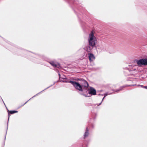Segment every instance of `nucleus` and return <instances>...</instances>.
<instances>
[{"mask_svg": "<svg viewBox=\"0 0 147 147\" xmlns=\"http://www.w3.org/2000/svg\"><path fill=\"white\" fill-rule=\"evenodd\" d=\"M122 87H121L120 88L119 90H117V91H119V90H121L122 89Z\"/></svg>", "mask_w": 147, "mask_h": 147, "instance_id": "f3484780", "label": "nucleus"}, {"mask_svg": "<svg viewBox=\"0 0 147 147\" xmlns=\"http://www.w3.org/2000/svg\"><path fill=\"white\" fill-rule=\"evenodd\" d=\"M58 75H59V78H60V76H61L60 74H59Z\"/></svg>", "mask_w": 147, "mask_h": 147, "instance_id": "6ab92c4d", "label": "nucleus"}, {"mask_svg": "<svg viewBox=\"0 0 147 147\" xmlns=\"http://www.w3.org/2000/svg\"><path fill=\"white\" fill-rule=\"evenodd\" d=\"M63 80H61V81L63 82H67L71 83L76 88V89L79 91L84 92V90H88V83L86 80L83 79H80L82 82V83H79L75 81H67L66 80V78H63Z\"/></svg>", "mask_w": 147, "mask_h": 147, "instance_id": "f257e3e1", "label": "nucleus"}, {"mask_svg": "<svg viewBox=\"0 0 147 147\" xmlns=\"http://www.w3.org/2000/svg\"><path fill=\"white\" fill-rule=\"evenodd\" d=\"M124 69L127 71L129 73L127 75H130L134 74V73L137 72V67L136 65H129L127 67L124 68Z\"/></svg>", "mask_w": 147, "mask_h": 147, "instance_id": "7ed1b4c3", "label": "nucleus"}, {"mask_svg": "<svg viewBox=\"0 0 147 147\" xmlns=\"http://www.w3.org/2000/svg\"><path fill=\"white\" fill-rule=\"evenodd\" d=\"M18 111H9V113L11 114H13V113H17Z\"/></svg>", "mask_w": 147, "mask_h": 147, "instance_id": "9d476101", "label": "nucleus"}, {"mask_svg": "<svg viewBox=\"0 0 147 147\" xmlns=\"http://www.w3.org/2000/svg\"><path fill=\"white\" fill-rule=\"evenodd\" d=\"M32 98H30L29 100H30V99H31Z\"/></svg>", "mask_w": 147, "mask_h": 147, "instance_id": "4be33fe9", "label": "nucleus"}, {"mask_svg": "<svg viewBox=\"0 0 147 147\" xmlns=\"http://www.w3.org/2000/svg\"><path fill=\"white\" fill-rule=\"evenodd\" d=\"M50 87V86L47 87V88H46V89H44V90H43L42 91H41L40 92H39L38 93V94H36V95H35L34 96H33L32 98L34 97L35 96H36L38 94H40V93H41V92H42L43 91L45 90L46 89H47L48 88H49Z\"/></svg>", "mask_w": 147, "mask_h": 147, "instance_id": "f8f14e48", "label": "nucleus"}, {"mask_svg": "<svg viewBox=\"0 0 147 147\" xmlns=\"http://www.w3.org/2000/svg\"><path fill=\"white\" fill-rule=\"evenodd\" d=\"M142 60H143V64L144 65H147V59H142Z\"/></svg>", "mask_w": 147, "mask_h": 147, "instance_id": "9b49d317", "label": "nucleus"}, {"mask_svg": "<svg viewBox=\"0 0 147 147\" xmlns=\"http://www.w3.org/2000/svg\"><path fill=\"white\" fill-rule=\"evenodd\" d=\"M89 134V133L88 132V127H87L86 128V131L84 135V138L85 139L86 137H87L88 136Z\"/></svg>", "mask_w": 147, "mask_h": 147, "instance_id": "1a4fd4ad", "label": "nucleus"}, {"mask_svg": "<svg viewBox=\"0 0 147 147\" xmlns=\"http://www.w3.org/2000/svg\"><path fill=\"white\" fill-rule=\"evenodd\" d=\"M88 46H86L84 48L85 50L88 52H90L92 50L93 48L95 46H92L88 45Z\"/></svg>", "mask_w": 147, "mask_h": 147, "instance_id": "423d86ee", "label": "nucleus"}, {"mask_svg": "<svg viewBox=\"0 0 147 147\" xmlns=\"http://www.w3.org/2000/svg\"><path fill=\"white\" fill-rule=\"evenodd\" d=\"M105 98V97H104H104L103 98H102V101H101V102H100V104L98 105H100L101 104V103H102V101H103V100L104 99V98Z\"/></svg>", "mask_w": 147, "mask_h": 147, "instance_id": "2eb2a0df", "label": "nucleus"}, {"mask_svg": "<svg viewBox=\"0 0 147 147\" xmlns=\"http://www.w3.org/2000/svg\"><path fill=\"white\" fill-rule=\"evenodd\" d=\"M143 88H144L146 89H147V86H144L143 87Z\"/></svg>", "mask_w": 147, "mask_h": 147, "instance_id": "a211bd4d", "label": "nucleus"}, {"mask_svg": "<svg viewBox=\"0 0 147 147\" xmlns=\"http://www.w3.org/2000/svg\"><path fill=\"white\" fill-rule=\"evenodd\" d=\"M80 94H81V95H83L84 96H85V97H87L88 96H86V94H85L84 93H80Z\"/></svg>", "mask_w": 147, "mask_h": 147, "instance_id": "ddd939ff", "label": "nucleus"}, {"mask_svg": "<svg viewBox=\"0 0 147 147\" xmlns=\"http://www.w3.org/2000/svg\"><path fill=\"white\" fill-rule=\"evenodd\" d=\"M88 93L90 94H91L92 95H95L96 94V90L92 87H91L88 92Z\"/></svg>", "mask_w": 147, "mask_h": 147, "instance_id": "39448f33", "label": "nucleus"}, {"mask_svg": "<svg viewBox=\"0 0 147 147\" xmlns=\"http://www.w3.org/2000/svg\"><path fill=\"white\" fill-rule=\"evenodd\" d=\"M88 58L90 62L93 61L95 59V57L94 55L91 53L88 54Z\"/></svg>", "mask_w": 147, "mask_h": 147, "instance_id": "0eeeda50", "label": "nucleus"}, {"mask_svg": "<svg viewBox=\"0 0 147 147\" xmlns=\"http://www.w3.org/2000/svg\"><path fill=\"white\" fill-rule=\"evenodd\" d=\"M143 61L142 59H140L137 60L136 62L138 65L140 66L142 65H143Z\"/></svg>", "mask_w": 147, "mask_h": 147, "instance_id": "6e6552de", "label": "nucleus"}, {"mask_svg": "<svg viewBox=\"0 0 147 147\" xmlns=\"http://www.w3.org/2000/svg\"><path fill=\"white\" fill-rule=\"evenodd\" d=\"M109 94H108V93H106L104 94V97H105L106 96L109 95Z\"/></svg>", "mask_w": 147, "mask_h": 147, "instance_id": "4468645a", "label": "nucleus"}, {"mask_svg": "<svg viewBox=\"0 0 147 147\" xmlns=\"http://www.w3.org/2000/svg\"><path fill=\"white\" fill-rule=\"evenodd\" d=\"M28 100L26 102L24 105L28 101Z\"/></svg>", "mask_w": 147, "mask_h": 147, "instance_id": "aec40b11", "label": "nucleus"}, {"mask_svg": "<svg viewBox=\"0 0 147 147\" xmlns=\"http://www.w3.org/2000/svg\"><path fill=\"white\" fill-rule=\"evenodd\" d=\"M105 98V97H104H104L103 98H102V101H101V102H100V104L98 105H100L101 104V103H102V101H103V100L104 99V98Z\"/></svg>", "mask_w": 147, "mask_h": 147, "instance_id": "dca6fc26", "label": "nucleus"}, {"mask_svg": "<svg viewBox=\"0 0 147 147\" xmlns=\"http://www.w3.org/2000/svg\"><path fill=\"white\" fill-rule=\"evenodd\" d=\"M141 86L142 87H143H143H144V86Z\"/></svg>", "mask_w": 147, "mask_h": 147, "instance_id": "412c9836", "label": "nucleus"}, {"mask_svg": "<svg viewBox=\"0 0 147 147\" xmlns=\"http://www.w3.org/2000/svg\"><path fill=\"white\" fill-rule=\"evenodd\" d=\"M97 40L96 37L94 36L92 32H91L88 36V45L92 46H95Z\"/></svg>", "mask_w": 147, "mask_h": 147, "instance_id": "f03ea898", "label": "nucleus"}, {"mask_svg": "<svg viewBox=\"0 0 147 147\" xmlns=\"http://www.w3.org/2000/svg\"><path fill=\"white\" fill-rule=\"evenodd\" d=\"M50 64L53 67H55L59 68L60 67V64L56 62L51 61L50 62Z\"/></svg>", "mask_w": 147, "mask_h": 147, "instance_id": "20e7f679", "label": "nucleus"}]
</instances>
